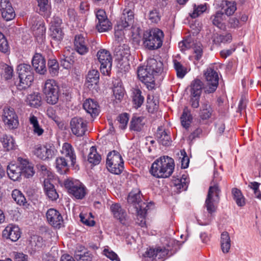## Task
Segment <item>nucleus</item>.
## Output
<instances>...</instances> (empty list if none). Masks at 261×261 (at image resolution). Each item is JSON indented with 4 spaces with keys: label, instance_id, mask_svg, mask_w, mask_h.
Here are the masks:
<instances>
[{
    "label": "nucleus",
    "instance_id": "obj_1",
    "mask_svg": "<svg viewBox=\"0 0 261 261\" xmlns=\"http://www.w3.org/2000/svg\"><path fill=\"white\" fill-rule=\"evenodd\" d=\"M174 166L173 159L168 156H163L154 161L149 172L156 178H167L172 174Z\"/></svg>",
    "mask_w": 261,
    "mask_h": 261
},
{
    "label": "nucleus",
    "instance_id": "obj_2",
    "mask_svg": "<svg viewBox=\"0 0 261 261\" xmlns=\"http://www.w3.org/2000/svg\"><path fill=\"white\" fill-rule=\"evenodd\" d=\"M220 180L218 172L214 171L213 179L211 182V185L209 187L204 204L211 217H212L216 212L217 204L219 201V194L221 190L219 187L218 181Z\"/></svg>",
    "mask_w": 261,
    "mask_h": 261
},
{
    "label": "nucleus",
    "instance_id": "obj_3",
    "mask_svg": "<svg viewBox=\"0 0 261 261\" xmlns=\"http://www.w3.org/2000/svg\"><path fill=\"white\" fill-rule=\"evenodd\" d=\"M164 34L158 29L153 28L144 32L143 41L144 46L149 50H155L160 48L163 44Z\"/></svg>",
    "mask_w": 261,
    "mask_h": 261
},
{
    "label": "nucleus",
    "instance_id": "obj_4",
    "mask_svg": "<svg viewBox=\"0 0 261 261\" xmlns=\"http://www.w3.org/2000/svg\"><path fill=\"white\" fill-rule=\"evenodd\" d=\"M17 71L19 79L18 88L22 90L30 87L34 81V71L30 64H20L17 66Z\"/></svg>",
    "mask_w": 261,
    "mask_h": 261
},
{
    "label": "nucleus",
    "instance_id": "obj_5",
    "mask_svg": "<svg viewBox=\"0 0 261 261\" xmlns=\"http://www.w3.org/2000/svg\"><path fill=\"white\" fill-rule=\"evenodd\" d=\"M107 168L112 173L119 175L124 169V162L120 154L114 150L109 153L106 161Z\"/></svg>",
    "mask_w": 261,
    "mask_h": 261
},
{
    "label": "nucleus",
    "instance_id": "obj_6",
    "mask_svg": "<svg viewBox=\"0 0 261 261\" xmlns=\"http://www.w3.org/2000/svg\"><path fill=\"white\" fill-rule=\"evenodd\" d=\"M64 186L68 193L76 199H82L87 194L86 187L79 180L67 179L64 181Z\"/></svg>",
    "mask_w": 261,
    "mask_h": 261
},
{
    "label": "nucleus",
    "instance_id": "obj_7",
    "mask_svg": "<svg viewBox=\"0 0 261 261\" xmlns=\"http://www.w3.org/2000/svg\"><path fill=\"white\" fill-rule=\"evenodd\" d=\"M43 92L48 103L55 105L57 103L59 97V88L56 81L47 80L45 83Z\"/></svg>",
    "mask_w": 261,
    "mask_h": 261
},
{
    "label": "nucleus",
    "instance_id": "obj_8",
    "mask_svg": "<svg viewBox=\"0 0 261 261\" xmlns=\"http://www.w3.org/2000/svg\"><path fill=\"white\" fill-rule=\"evenodd\" d=\"M56 152L57 150L52 144L35 145L33 150V154L37 158L43 161L51 159L55 155Z\"/></svg>",
    "mask_w": 261,
    "mask_h": 261
},
{
    "label": "nucleus",
    "instance_id": "obj_9",
    "mask_svg": "<svg viewBox=\"0 0 261 261\" xmlns=\"http://www.w3.org/2000/svg\"><path fill=\"white\" fill-rule=\"evenodd\" d=\"M97 57L100 64V69L103 75H109L112 65V58L110 52L105 49H100Z\"/></svg>",
    "mask_w": 261,
    "mask_h": 261
},
{
    "label": "nucleus",
    "instance_id": "obj_10",
    "mask_svg": "<svg viewBox=\"0 0 261 261\" xmlns=\"http://www.w3.org/2000/svg\"><path fill=\"white\" fill-rule=\"evenodd\" d=\"M2 119L10 129L16 128L19 125L18 116L14 109L11 107H5L4 108Z\"/></svg>",
    "mask_w": 261,
    "mask_h": 261
},
{
    "label": "nucleus",
    "instance_id": "obj_11",
    "mask_svg": "<svg viewBox=\"0 0 261 261\" xmlns=\"http://www.w3.org/2000/svg\"><path fill=\"white\" fill-rule=\"evenodd\" d=\"M206 81L205 92L207 93L214 92L218 86L219 76L217 72L212 68H207L204 73Z\"/></svg>",
    "mask_w": 261,
    "mask_h": 261
},
{
    "label": "nucleus",
    "instance_id": "obj_12",
    "mask_svg": "<svg viewBox=\"0 0 261 261\" xmlns=\"http://www.w3.org/2000/svg\"><path fill=\"white\" fill-rule=\"evenodd\" d=\"M72 133L77 136L82 137L87 130V122L82 117H74L70 122Z\"/></svg>",
    "mask_w": 261,
    "mask_h": 261
},
{
    "label": "nucleus",
    "instance_id": "obj_13",
    "mask_svg": "<svg viewBox=\"0 0 261 261\" xmlns=\"http://www.w3.org/2000/svg\"><path fill=\"white\" fill-rule=\"evenodd\" d=\"M138 76L139 80L146 86L148 90H152L155 86V81L152 72L147 69L146 66H140L138 67Z\"/></svg>",
    "mask_w": 261,
    "mask_h": 261
},
{
    "label": "nucleus",
    "instance_id": "obj_14",
    "mask_svg": "<svg viewBox=\"0 0 261 261\" xmlns=\"http://www.w3.org/2000/svg\"><path fill=\"white\" fill-rule=\"evenodd\" d=\"M141 196V191L137 189L132 190L128 196V203L136 209V212L148 207L146 203L142 200Z\"/></svg>",
    "mask_w": 261,
    "mask_h": 261
},
{
    "label": "nucleus",
    "instance_id": "obj_15",
    "mask_svg": "<svg viewBox=\"0 0 261 261\" xmlns=\"http://www.w3.org/2000/svg\"><path fill=\"white\" fill-rule=\"evenodd\" d=\"M96 17L98 20L96 29L99 32H105L112 28V24L107 18L106 12L99 9L95 12Z\"/></svg>",
    "mask_w": 261,
    "mask_h": 261
},
{
    "label": "nucleus",
    "instance_id": "obj_16",
    "mask_svg": "<svg viewBox=\"0 0 261 261\" xmlns=\"http://www.w3.org/2000/svg\"><path fill=\"white\" fill-rule=\"evenodd\" d=\"M73 46L74 50L81 55H85L89 51V46L88 40L82 34L75 36Z\"/></svg>",
    "mask_w": 261,
    "mask_h": 261
},
{
    "label": "nucleus",
    "instance_id": "obj_17",
    "mask_svg": "<svg viewBox=\"0 0 261 261\" xmlns=\"http://www.w3.org/2000/svg\"><path fill=\"white\" fill-rule=\"evenodd\" d=\"M48 223L55 228H60L63 224V219L60 213L55 208H49L46 213Z\"/></svg>",
    "mask_w": 261,
    "mask_h": 261
},
{
    "label": "nucleus",
    "instance_id": "obj_18",
    "mask_svg": "<svg viewBox=\"0 0 261 261\" xmlns=\"http://www.w3.org/2000/svg\"><path fill=\"white\" fill-rule=\"evenodd\" d=\"M134 22V12L129 9L125 8L123 11L120 20L117 24V29L122 30L132 26Z\"/></svg>",
    "mask_w": 261,
    "mask_h": 261
},
{
    "label": "nucleus",
    "instance_id": "obj_19",
    "mask_svg": "<svg viewBox=\"0 0 261 261\" xmlns=\"http://www.w3.org/2000/svg\"><path fill=\"white\" fill-rule=\"evenodd\" d=\"M21 232L19 228L16 225H9L3 231L2 236L12 242H16L20 237Z\"/></svg>",
    "mask_w": 261,
    "mask_h": 261
},
{
    "label": "nucleus",
    "instance_id": "obj_20",
    "mask_svg": "<svg viewBox=\"0 0 261 261\" xmlns=\"http://www.w3.org/2000/svg\"><path fill=\"white\" fill-rule=\"evenodd\" d=\"M32 65L36 72L40 74H44L47 69L44 58L40 54H36L32 60Z\"/></svg>",
    "mask_w": 261,
    "mask_h": 261
},
{
    "label": "nucleus",
    "instance_id": "obj_21",
    "mask_svg": "<svg viewBox=\"0 0 261 261\" xmlns=\"http://www.w3.org/2000/svg\"><path fill=\"white\" fill-rule=\"evenodd\" d=\"M20 164V168L22 170V175L26 178L32 177L34 173V167L31 163L28 160L19 157L17 159Z\"/></svg>",
    "mask_w": 261,
    "mask_h": 261
},
{
    "label": "nucleus",
    "instance_id": "obj_22",
    "mask_svg": "<svg viewBox=\"0 0 261 261\" xmlns=\"http://www.w3.org/2000/svg\"><path fill=\"white\" fill-rule=\"evenodd\" d=\"M84 110L90 114L92 117L97 116L99 113V106L97 102L93 99H87L83 105Z\"/></svg>",
    "mask_w": 261,
    "mask_h": 261
},
{
    "label": "nucleus",
    "instance_id": "obj_23",
    "mask_svg": "<svg viewBox=\"0 0 261 261\" xmlns=\"http://www.w3.org/2000/svg\"><path fill=\"white\" fill-rule=\"evenodd\" d=\"M61 153L70 161L71 166H74L76 163V155L72 146L68 143L63 144Z\"/></svg>",
    "mask_w": 261,
    "mask_h": 261
},
{
    "label": "nucleus",
    "instance_id": "obj_24",
    "mask_svg": "<svg viewBox=\"0 0 261 261\" xmlns=\"http://www.w3.org/2000/svg\"><path fill=\"white\" fill-rule=\"evenodd\" d=\"M20 164H10L7 166V171L9 178L14 181L18 180L22 175Z\"/></svg>",
    "mask_w": 261,
    "mask_h": 261
},
{
    "label": "nucleus",
    "instance_id": "obj_25",
    "mask_svg": "<svg viewBox=\"0 0 261 261\" xmlns=\"http://www.w3.org/2000/svg\"><path fill=\"white\" fill-rule=\"evenodd\" d=\"M110 210L115 218L118 219L121 223L125 224L126 213L119 204H113L110 207Z\"/></svg>",
    "mask_w": 261,
    "mask_h": 261
},
{
    "label": "nucleus",
    "instance_id": "obj_26",
    "mask_svg": "<svg viewBox=\"0 0 261 261\" xmlns=\"http://www.w3.org/2000/svg\"><path fill=\"white\" fill-rule=\"evenodd\" d=\"M69 49L64 50L60 57V64L65 69H69L73 64L74 58Z\"/></svg>",
    "mask_w": 261,
    "mask_h": 261
},
{
    "label": "nucleus",
    "instance_id": "obj_27",
    "mask_svg": "<svg viewBox=\"0 0 261 261\" xmlns=\"http://www.w3.org/2000/svg\"><path fill=\"white\" fill-rule=\"evenodd\" d=\"M146 66L147 69L149 70L150 72H152L153 76L161 73L163 69V63L161 61H158L153 58L148 60Z\"/></svg>",
    "mask_w": 261,
    "mask_h": 261
},
{
    "label": "nucleus",
    "instance_id": "obj_28",
    "mask_svg": "<svg viewBox=\"0 0 261 261\" xmlns=\"http://www.w3.org/2000/svg\"><path fill=\"white\" fill-rule=\"evenodd\" d=\"M145 124L144 117L134 115L130 122L129 129L131 130L140 132Z\"/></svg>",
    "mask_w": 261,
    "mask_h": 261
},
{
    "label": "nucleus",
    "instance_id": "obj_29",
    "mask_svg": "<svg viewBox=\"0 0 261 261\" xmlns=\"http://www.w3.org/2000/svg\"><path fill=\"white\" fill-rule=\"evenodd\" d=\"M156 138L158 142L163 146H169L171 142L170 136L161 126L159 127L157 129Z\"/></svg>",
    "mask_w": 261,
    "mask_h": 261
},
{
    "label": "nucleus",
    "instance_id": "obj_30",
    "mask_svg": "<svg viewBox=\"0 0 261 261\" xmlns=\"http://www.w3.org/2000/svg\"><path fill=\"white\" fill-rule=\"evenodd\" d=\"M35 37L37 39L43 40L45 37L46 28L44 23L42 21H37L36 24H33L32 27Z\"/></svg>",
    "mask_w": 261,
    "mask_h": 261
},
{
    "label": "nucleus",
    "instance_id": "obj_31",
    "mask_svg": "<svg viewBox=\"0 0 261 261\" xmlns=\"http://www.w3.org/2000/svg\"><path fill=\"white\" fill-rule=\"evenodd\" d=\"M213 110L208 101H206L201 104L200 110L199 117L202 120H207L211 118Z\"/></svg>",
    "mask_w": 261,
    "mask_h": 261
},
{
    "label": "nucleus",
    "instance_id": "obj_32",
    "mask_svg": "<svg viewBox=\"0 0 261 261\" xmlns=\"http://www.w3.org/2000/svg\"><path fill=\"white\" fill-rule=\"evenodd\" d=\"M99 73L98 70L92 69L89 71L86 81L88 84V87L91 88L94 85H97L99 82Z\"/></svg>",
    "mask_w": 261,
    "mask_h": 261
},
{
    "label": "nucleus",
    "instance_id": "obj_33",
    "mask_svg": "<svg viewBox=\"0 0 261 261\" xmlns=\"http://www.w3.org/2000/svg\"><path fill=\"white\" fill-rule=\"evenodd\" d=\"M221 248L224 253L229 252L231 246V240L229 233L227 231L223 232L221 234Z\"/></svg>",
    "mask_w": 261,
    "mask_h": 261
},
{
    "label": "nucleus",
    "instance_id": "obj_34",
    "mask_svg": "<svg viewBox=\"0 0 261 261\" xmlns=\"http://www.w3.org/2000/svg\"><path fill=\"white\" fill-rule=\"evenodd\" d=\"M44 190L46 195L50 200L54 201L58 198L59 195L55 188V186L50 182L48 181H45Z\"/></svg>",
    "mask_w": 261,
    "mask_h": 261
},
{
    "label": "nucleus",
    "instance_id": "obj_35",
    "mask_svg": "<svg viewBox=\"0 0 261 261\" xmlns=\"http://www.w3.org/2000/svg\"><path fill=\"white\" fill-rule=\"evenodd\" d=\"M202 88L203 83L200 80H194L190 85V95L200 96Z\"/></svg>",
    "mask_w": 261,
    "mask_h": 261
},
{
    "label": "nucleus",
    "instance_id": "obj_36",
    "mask_svg": "<svg viewBox=\"0 0 261 261\" xmlns=\"http://www.w3.org/2000/svg\"><path fill=\"white\" fill-rule=\"evenodd\" d=\"M70 162L68 159H65V157H59L56 160V167L58 172L61 174L66 173V170L68 166V163Z\"/></svg>",
    "mask_w": 261,
    "mask_h": 261
},
{
    "label": "nucleus",
    "instance_id": "obj_37",
    "mask_svg": "<svg viewBox=\"0 0 261 261\" xmlns=\"http://www.w3.org/2000/svg\"><path fill=\"white\" fill-rule=\"evenodd\" d=\"M39 7V13L46 18L50 14V6L48 0H37Z\"/></svg>",
    "mask_w": 261,
    "mask_h": 261
},
{
    "label": "nucleus",
    "instance_id": "obj_38",
    "mask_svg": "<svg viewBox=\"0 0 261 261\" xmlns=\"http://www.w3.org/2000/svg\"><path fill=\"white\" fill-rule=\"evenodd\" d=\"M4 148L6 151L15 149V142L14 139L10 135H4L1 138Z\"/></svg>",
    "mask_w": 261,
    "mask_h": 261
},
{
    "label": "nucleus",
    "instance_id": "obj_39",
    "mask_svg": "<svg viewBox=\"0 0 261 261\" xmlns=\"http://www.w3.org/2000/svg\"><path fill=\"white\" fill-rule=\"evenodd\" d=\"M180 120L181 125L184 127L187 128L189 127L192 120V116L188 107H186L184 109L182 114L180 117Z\"/></svg>",
    "mask_w": 261,
    "mask_h": 261
},
{
    "label": "nucleus",
    "instance_id": "obj_40",
    "mask_svg": "<svg viewBox=\"0 0 261 261\" xmlns=\"http://www.w3.org/2000/svg\"><path fill=\"white\" fill-rule=\"evenodd\" d=\"M88 161L90 163L94 165H97L100 163L101 156L97 152L96 148L95 146H92L90 148Z\"/></svg>",
    "mask_w": 261,
    "mask_h": 261
},
{
    "label": "nucleus",
    "instance_id": "obj_41",
    "mask_svg": "<svg viewBox=\"0 0 261 261\" xmlns=\"http://www.w3.org/2000/svg\"><path fill=\"white\" fill-rule=\"evenodd\" d=\"M173 67L176 71V75L178 78L182 79L187 73V68L177 60H173Z\"/></svg>",
    "mask_w": 261,
    "mask_h": 261
},
{
    "label": "nucleus",
    "instance_id": "obj_42",
    "mask_svg": "<svg viewBox=\"0 0 261 261\" xmlns=\"http://www.w3.org/2000/svg\"><path fill=\"white\" fill-rule=\"evenodd\" d=\"M41 97L38 93H32L27 97V102L31 107L37 108L41 105Z\"/></svg>",
    "mask_w": 261,
    "mask_h": 261
},
{
    "label": "nucleus",
    "instance_id": "obj_43",
    "mask_svg": "<svg viewBox=\"0 0 261 261\" xmlns=\"http://www.w3.org/2000/svg\"><path fill=\"white\" fill-rule=\"evenodd\" d=\"M12 197L16 203L19 205H25L26 199L22 192L17 189H14L12 192Z\"/></svg>",
    "mask_w": 261,
    "mask_h": 261
},
{
    "label": "nucleus",
    "instance_id": "obj_44",
    "mask_svg": "<svg viewBox=\"0 0 261 261\" xmlns=\"http://www.w3.org/2000/svg\"><path fill=\"white\" fill-rule=\"evenodd\" d=\"M49 31L50 36L52 39L57 42H60L62 40L64 35L62 28H49Z\"/></svg>",
    "mask_w": 261,
    "mask_h": 261
},
{
    "label": "nucleus",
    "instance_id": "obj_45",
    "mask_svg": "<svg viewBox=\"0 0 261 261\" xmlns=\"http://www.w3.org/2000/svg\"><path fill=\"white\" fill-rule=\"evenodd\" d=\"M232 194L234 200L236 201L237 204L239 206H243L245 205V199L240 190L237 188L232 189Z\"/></svg>",
    "mask_w": 261,
    "mask_h": 261
},
{
    "label": "nucleus",
    "instance_id": "obj_46",
    "mask_svg": "<svg viewBox=\"0 0 261 261\" xmlns=\"http://www.w3.org/2000/svg\"><path fill=\"white\" fill-rule=\"evenodd\" d=\"M142 92L139 89H136L134 90L133 101L135 107L138 108L140 107L143 104L144 100V97L142 95Z\"/></svg>",
    "mask_w": 261,
    "mask_h": 261
},
{
    "label": "nucleus",
    "instance_id": "obj_47",
    "mask_svg": "<svg viewBox=\"0 0 261 261\" xmlns=\"http://www.w3.org/2000/svg\"><path fill=\"white\" fill-rule=\"evenodd\" d=\"M48 67L49 73L52 76H56L59 73V63L56 59H49L48 61Z\"/></svg>",
    "mask_w": 261,
    "mask_h": 261
},
{
    "label": "nucleus",
    "instance_id": "obj_48",
    "mask_svg": "<svg viewBox=\"0 0 261 261\" xmlns=\"http://www.w3.org/2000/svg\"><path fill=\"white\" fill-rule=\"evenodd\" d=\"M74 258L77 261H92V255L89 251L83 252L78 250L75 252Z\"/></svg>",
    "mask_w": 261,
    "mask_h": 261
},
{
    "label": "nucleus",
    "instance_id": "obj_49",
    "mask_svg": "<svg viewBox=\"0 0 261 261\" xmlns=\"http://www.w3.org/2000/svg\"><path fill=\"white\" fill-rule=\"evenodd\" d=\"M0 51L6 55H9L10 48L8 42L5 36L0 32Z\"/></svg>",
    "mask_w": 261,
    "mask_h": 261
},
{
    "label": "nucleus",
    "instance_id": "obj_50",
    "mask_svg": "<svg viewBox=\"0 0 261 261\" xmlns=\"http://www.w3.org/2000/svg\"><path fill=\"white\" fill-rule=\"evenodd\" d=\"M231 40L232 36L230 33L217 35L214 37L213 39V41L216 44H220L221 43H229Z\"/></svg>",
    "mask_w": 261,
    "mask_h": 261
},
{
    "label": "nucleus",
    "instance_id": "obj_51",
    "mask_svg": "<svg viewBox=\"0 0 261 261\" xmlns=\"http://www.w3.org/2000/svg\"><path fill=\"white\" fill-rule=\"evenodd\" d=\"M223 13L217 12L215 14L212 15L211 16V19L213 22V24L218 28H222L223 27L222 20Z\"/></svg>",
    "mask_w": 261,
    "mask_h": 261
},
{
    "label": "nucleus",
    "instance_id": "obj_52",
    "mask_svg": "<svg viewBox=\"0 0 261 261\" xmlns=\"http://www.w3.org/2000/svg\"><path fill=\"white\" fill-rule=\"evenodd\" d=\"M147 209H143L142 210H138L137 213V223L141 227H144L146 225L145 216Z\"/></svg>",
    "mask_w": 261,
    "mask_h": 261
},
{
    "label": "nucleus",
    "instance_id": "obj_53",
    "mask_svg": "<svg viewBox=\"0 0 261 261\" xmlns=\"http://www.w3.org/2000/svg\"><path fill=\"white\" fill-rule=\"evenodd\" d=\"M3 18L6 21L12 20L15 17V14L12 6H9L8 9L1 11Z\"/></svg>",
    "mask_w": 261,
    "mask_h": 261
},
{
    "label": "nucleus",
    "instance_id": "obj_54",
    "mask_svg": "<svg viewBox=\"0 0 261 261\" xmlns=\"http://www.w3.org/2000/svg\"><path fill=\"white\" fill-rule=\"evenodd\" d=\"M2 69L3 70L2 75L5 80H10L13 77V69L11 66L7 64H4L2 66Z\"/></svg>",
    "mask_w": 261,
    "mask_h": 261
},
{
    "label": "nucleus",
    "instance_id": "obj_55",
    "mask_svg": "<svg viewBox=\"0 0 261 261\" xmlns=\"http://www.w3.org/2000/svg\"><path fill=\"white\" fill-rule=\"evenodd\" d=\"M206 9L205 5H200L196 7V5L194 6V10L193 13L190 15L193 18H195L203 13Z\"/></svg>",
    "mask_w": 261,
    "mask_h": 261
},
{
    "label": "nucleus",
    "instance_id": "obj_56",
    "mask_svg": "<svg viewBox=\"0 0 261 261\" xmlns=\"http://www.w3.org/2000/svg\"><path fill=\"white\" fill-rule=\"evenodd\" d=\"M118 121L119 122V127L122 129H125L127 126L129 117L127 113L120 114L117 118Z\"/></svg>",
    "mask_w": 261,
    "mask_h": 261
},
{
    "label": "nucleus",
    "instance_id": "obj_57",
    "mask_svg": "<svg viewBox=\"0 0 261 261\" xmlns=\"http://www.w3.org/2000/svg\"><path fill=\"white\" fill-rule=\"evenodd\" d=\"M118 66L122 72L128 71L130 69L129 61L126 58H122L119 61Z\"/></svg>",
    "mask_w": 261,
    "mask_h": 261
},
{
    "label": "nucleus",
    "instance_id": "obj_58",
    "mask_svg": "<svg viewBox=\"0 0 261 261\" xmlns=\"http://www.w3.org/2000/svg\"><path fill=\"white\" fill-rule=\"evenodd\" d=\"M174 185L177 189L181 191H186L188 188V182L186 178L177 179L174 181Z\"/></svg>",
    "mask_w": 261,
    "mask_h": 261
},
{
    "label": "nucleus",
    "instance_id": "obj_59",
    "mask_svg": "<svg viewBox=\"0 0 261 261\" xmlns=\"http://www.w3.org/2000/svg\"><path fill=\"white\" fill-rule=\"evenodd\" d=\"M113 91V94L116 99L118 100L122 99L124 94V90L123 87L121 86L114 87Z\"/></svg>",
    "mask_w": 261,
    "mask_h": 261
},
{
    "label": "nucleus",
    "instance_id": "obj_60",
    "mask_svg": "<svg viewBox=\"0 0 261 261\" xmlns=\"http://www.w3.org/2000/svg\"><path fill=\"white\" fill-rule=\"evenodd\" d=\"M62 20L59 16H54L50 21L49 28H62Z\"/></svg>",
    "mask_w": 261,
    "mask_h": 261
},
{
    "label": "nucleus",
    "instance_id": "obj_61",
    "mask_svg": "<svg viewBox=\"0 0 261 261\" xmlns=\"http://www.w3.org/2000/svg\"><path fill=\"white\" fill-rule=\"evenodd\" d=\"M169 250L165 247H158L156 248V259H162L168 254Z\"/></svg>",
    "mask_w": 261,
    "mask_h": 261
},
{
    "label": "nucleus",
    "instance_id": "obj_62",
    "mask_svg": "<svg viewBox=\"0 0 261 261\" xmlns=\"http://www.w3.org/2000/svg\"><path fill=\"white\" fill-rule=\"evenodd\" d=\"M181 168L186 169L188 168L189 164V159L184 149L180 150Z\"/></svg>",
    "mask_w": 261,
    "mask_h": 261
},
{
    "label": "nucleus",
    "instance_id": "obj_63",
    "mask_svg": "<svg viewBox=\"0 0 261 261\" xmlns=\"http://www.w3.org/2000/svg\"><path fill=\"white\" fill-rule=\"evenodd\" d=\"M193 44V43L190 40L185 39L180 42L178 45L181 50L185 51L186 49L191 48Z\"/></svg>",
    "mask_w": 261,
    "mask_h": 261
},
{
    "label": "nucleus",
    "instance_id": "obj_64",
    "mask_svg": "<svg viewBox=\"0 0 261 261\" xmlns=\"http://www.w3.org/2000/svg\"><path fill=\"white\" fill-rule=\"evenodd\" d=\"M149 19L153 23H158L160 20V16L155 9L150 11L148 16Z\"/></svg>",
    "mask_w": 261,
    "mask_h": 261
}]
</instances>
